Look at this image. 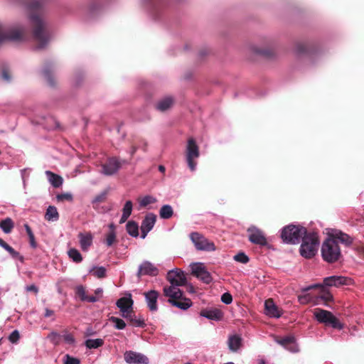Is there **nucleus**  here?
<instances>
[{
  "mask_svg": "<svg viewBox=\"0 0 364 364\" xmlns=\"http://www.w3.org/2000/svg\"><path fill=\"white\" fill-rule=\"evenodd\" d=\"M29 18L31 23V36L36 48L43 49L50 40L51 34L46 21L43 18V0H29Z\"/></svg>",
  "mask_w": 364,
  "mask_h": 364,
  "instance_id": "f257e3e1",
  "label": "nucleus"
},
{
  "mask_svg": "<svg viewBox=\"0 0 364 364\" xmlns=\"http://www.w3.org/2000/svg\"><path fill=\"white\" fill-rule=\"evenodd\" d=\"M164 295L168 297V302L172 306L182 310H186L192 306L190 299L183 296V292L178 287L165 286L163 289Z\"/></svg>",
  "mask_w": 364,
  "mask_h": 364,
  "instance_id": "f03ea898",
  "label": "nucleus"
},
{
  "mask_svg": "<svg viewBox=\"0 0 364 364\" xmlns=\"http://www.w3.org/2000/svg\"><path fill=\"white\" fill-rule=\"evenodd\" d=\"M319 245L318 234L315 232H308L302 238L300 247V254L305 258L310 259L317 252Z\"/></svg>",
  "mask_w": 364,
  "mask_h": 364,
  "instance_id": "7ed1b4c3",
  "label": "nucleus"
},
{
  "mask_svg": "<svg viewBox=\"0 0 364 364\" xmlns=\"http://www.w3.org/2000/svg\"><path fill=\"white\" fill-rule=\"evenodd\" d=\"M308 232L304 227L289 225L284 227L281 232V238L287 244H298Z\"/></svg>",
  "mask_w": 364,
  "mask_h": 364,
  "instance_id": "20e7f679",
  "label": "nucleus"
},
{
  "mask_svg": "<svg viewBox=\"0 0 364 364\" xmlns=\"http://www.w3.org/2000/svg\"><path fill=\"white\" fill-rule=\"evenodd\" d=\"M321 255L323 259L329 263L338 261L341 253L337 241L333 238H327L322 245Z\"/></svg>",
  "mask_w": 364,
  "mask_h": 364,
  "instance_id": "39448f33",
  "label": "nucleus"
},
{
  "mask_svg": "<svg viewBox=\"0 0 364 364\" xmlns=\"http://www.w3.org/2000/svg\"><path fill=\"white\" fill-rule=\"evenodd\" d=\"M27 39V32L24 27L16 26L4 28L0 23V43L5 41H23Z\"/></svg>",
  "mask_w": 364,
  "mask_h": 364,
  "instance_id": "423d86ee",
  "label": "nucleus"
},
{
  "mask_svg": "<svg viewBox=\"0 0 364 364\" xmlns=\"http://www.w3.org/2000/svg\"><path fill=\"white\" fill-rule=\"evenodd\" d=\"M314 316L318 322L326 326L339 330L343 328V324L329 311L316 308L314 309Z\"/></svg>",
  "mask_w": 364,
  "mask_h": 364,
  "instance_id": "0eeeda50",
  "label": "nucleus"
},
{
  "mask_svg": "<svg viewBox=\"0 0 364 364\" xmlns=\"http://www.w3.org/2000/svg\"><path fill=\"white\" fill-rule=\"evenodd\" d=\"M185 156L188 168L191 171H195L197 165L195 160L199 157L200 151L199 147L193 138L188 139Z\"/></svg>",
  "mask_w": 364,
  "mask_h": 364,
  "instance_id": "6e6552de",
  "label": "nucleus"
},
{
  "mask_svg": "<svg viewBox=\"0 0 364 364\" xmlns=\"http://www.w3.org/2000/svg\"><path fill=\"white\" fill-rule=\"evenodd\" d=\"M196 249L205 251H213L215 246L213 242H209L205 237L198 232H192L190 235Z\"/></svg>",
  "mask_w": 364,
  "mask_h": 364,
  "instance_id": "1a4fd4ad",
  "label": "nucleus"
},
{
  "mask_svg": "<svg viewBox=\"0 0 364 364\" xmlns=\"http://www.w3.org/2000/svg\"><path fill=\"white\" fill-rule=\"evenodd\" d=\"M124 160L120 161L117 157H110L107 161L102 164L101 173L106 176H112L116 173L122 166V164L125 163Z\"/></svg>",
  "mask_w": 364,
  "mask_h": 364,
  "instance_id": "9d476101",
  "label": "nucleus"
},
{
  "mask_svg": "<svg viewBox=\"0 0 364 364\" xmlns=\"http://www.w3.org/2000/svg\"><path fill=\"white\" fill-rule=\"evenodd\" d=\"M166 279L171 283V286L174 287L183 286L186 282V278L183 272L179 269L168 271Z\"/></svg>",
  "mask_w": 364,
  "mask_h": 364,
  "instance_id": "9b49d317",
  "label": "nucleus"
},
{
  "mask_svg": "<svg viewBox=\"0 0 364 364\" xmlns=\"http://www.w3.org/2000/svg\"><path fill=\"white\" fill-rule=\"evenodd\" d=\"M247 232L249 233L248 239L252 243L259 245L260 246H266L267 245L265 235L261 230L252 227L248 228Z\"/></svg>",
  "mask_w": 364,
  "mask_h": 364,
  "instance_id": "f8f14e48",
  "label": "nucleus"
},
{
  "mask_svg": "<svg viewBox=\"0 0 364 364\" xmlns=\"http://www.w3.org/2000/svg\"><path fill=\"white\" fill-rule=\"evenodd\" d=\"M124 358L128 364H149V358L146 355L132 350L126 351Z\"/></svg>",
  "mask_w": 364,
  "mask_h": 364,
  "instance_id": "ddd939ff",
  "label": "nucleus"
},
{
  "mask_svg": "<svg viewBox=\"0 0 364 364\" xmlns=\"http://www.w3.org/2000/svg\"><path fill=\"white\" fill-rule=\"evenodd\" d=\"M158 274L159 269L156 267L149 261H144L139 265L136 275L140 278L144 275L154 277Z\"/></svg>",
  "mask_w": 364,
  "mask_h": 364,
  "instance_id": "4468645a",
  "label": "nucleus"
},
{
  "mask_svg": "<svg viewBox=\"0 0 364 364\" xmlns=\"http://www.w3.org/2000/svg\"><path fill=\"white\" fill-rule=\"evenodd\" d=\"M351 282L350 278L343 276H331L324 278L323 284L327 287H340L342 285H349Z\"/></svg>",
  "mask_w": 364,
  "mask_h": 364,
  "instance_id": "2eb2a0df",
  "label": "nucleus"
},
{
  "mask_svg": "<svg viewBox=\"0 0 364 364\" xmlns=\"http://www.w3.org/2000/svg\"><path fill=\"white\" fill-rule=\"evenodd\" d=\"M156 220V216L153 213L146 215L141 225V237L145 238L147 233L153 228Z\"/></svg>",
  "mask_w": 364,
  "mask_h": 364,
  "instance_id": "dca6fc26",
  "label": "nucleus"
},
{
  "mask_svg": "<svg viewBox=\"0 0 364 364\" xmlns=\"http://www.w3.org/2000/svg\"><path fill=\"white\" fill-rule=\"evenodd\" d=\"M144 295L147 303V306L151 311H156L158 309L157 299L159 297V292L155 290H151L144 292Z\"/></svg>",
  "mask_w": 364,
  "mask_h": 364,
  "instance_id": "f3484780",
  "label": "nucleus"
},
{
  "mask_svg": "<svg viewBox=\"0 0 364 364\" xmlns=\"http://www.w3.org/2000/svg\"><path fill=\"white\" fill-rule=\"evenodd\" d=\"M264 311L265 314L271 317L279 318L282 315L281 310L275 305L272 299L265 301Z\"/></svg>",
  "mask_w": 364,
  "mask_h": 364,
  "instance_id": "a211bd4d",
  "label": "nucleus"
},
{
  "mask_svg": "<svg viewBox=\"0 0 364 364\" xmlns=\"http://www.w3.org/2000/svg\"><path fill=\"white\" fill-rule=\"evenodd\" d=\"M134 301L132 299L131 294H129V297H122L119 299L116 305L119 309L120 314L122 315L124 313H127L128 310H131L133 308Z\"/></svg>",
  "mask_w": 364,
  "mask_h": 364,
  "instance_id": "6ab92c4d",
  "label": "nucleus"
},
{
  "mask_svg": "<svg viewBox=\"0 0 364 364\" xmlns=\"http://www.w3.org/2000/svg\"><path fill=\"white\" fill-rule=\"evenodd\" d=\"M277 341L278 343L292 352H296L298 350L297 346L295 343V338L292 336H287L284 338L278 339Z\"/></svg>",
  "mask_w": 364,
  "mask_h": 364,
  "instance_id": "aec40b11",
  "label": "nucleus"
},
{
  "mask_svg": "<svg viewBox=\"0 0 364 364\" xmlns=\"http://www.w3.org/2000/svg\"><path fill=\"white\" fill-rule=\"evenodd\" d=\"M173 97L171 96L165 97L157 102L156 108L161 112H165L170 109L173 106Z\"/></svg>",
  "mask_w": 364,
  "mask_h": 364,
  "instance_id": "412c9836",
  "label": "nucleus"
},
{
  "mask_svg": "<svg viewBox=\"0 0 364 364\" xmlns=\"http://www.w3.org/2000/svg\"><path fill=\"white\" fill-rule=\"evenodd\" d=\"M43 75L50 86L54 87L55 85V81L53 75V65L50 63L45 64L43 69Z\"/></svg>",
  "mask_w": 364,
  "mask_h": 364,
  "instance_id": "4be33fe9",
  "label": "nucleus"
},
{
  "mask_svg": "<svg viewBox=\"0 0 364 364\" xmlns=\"http://www.w3.org/2000/svg\"><path fill=\"white\" fill-rule=\"evenodd\" d=\"M200 315L211 320H221L223 316V312L217 309L203 310L200 312Z\"/></svg>",
  "mask_w": 364,
  "mask_h": 364,
  "instance_id": "5701e85b",
  "label": "nucleus"
},
{
  "mask_svg": "<svg viewBox=\"0 0 364 364\" xmlns=\"http://www.w3.org/2000/svg\"><path fill=\"white\" fill-rule=\"evenodd\" d=\"M78 237L80 238V244L82 250H87L92 243V235L90 232L83 234L79 233Z\"/></svg>",
  "mask_w": 364,
  "mask_h": 364,
  "instance_id": "b1692460",
  "label": "nucleus"
},
{
  "mask_svg": "<svg viewBox=\"0 0 364 364\" xmlns=\"http://www.w3.org/2000/svg\"><path fill=\"white\" fill-rule=\"evenodd\" d=\"M228 348L231 351H237L242 346V338L240 336H230L228 341Z\"/></svg>",
  "mask_w": 364,
  "mask_h": 364,
  "instance_id": "393cba45",
  "label": "nucleus"
},
{
  "mask_svg": "<svg viewBox=\"0 0 364 364\" xmlns=\"http://www.w3.org/2000/svg\"><path fill=\"white\" fill-rule=\"evenodd\" d=\"M328 238H333L335 239L336 241L338 242L339 240L341 242L346 245H350L353 242V239L350 237L348 235L342 232L341 231L337 232L335 234H333L331 236H330Z\"/></svg>",
  "mask_w": 364,
  "mask_h": 364,
  "instance_id": "a878e982",
  "label": "nucleus"
},
{
  "mask_svg": "<svg viewBox=\"0 0 364 364\" xmlns=\"http://www.w3.org/2000/svg\"><path fill=\"white\" fill-rule=\"evenodd\" d=\"M60 215L56 207L49 205L45 214V219L48 221H57Z\"/></svg>",
  "mask_w": 364,
  "mask_h": 364,
  "instance_id": "bb28decb",
  "label": "nucleus"
},
{
  "mask_svg": "<svg viewBox=\"0 0 364 364\" xmlns=\"http://www.w3.org/2000/svg\"><path fill=\"white\" fill-rule=\"evenodd\" d=\"M52 186L55 188L60 187L63 183V178L50 171L46 172Z\"/></svg>",
  "mask_w": 364,
  "mask_h": 364,
  "instance_id": "cd10ccee",
  "label": "nucleus"
},
{
  "mask_svg": "<svg viewBox=\"0 0 364 364\" xmlns=\"http://www.w3.org/2000/svg\"><path fill=\"white\" fill-rule=\"evenodd\" d=\"M0 76L1 78L6 82H10L11 80L10 69L6 63H1L0 64Z\"/></svg>",
  "mask_w": 364,
  "mask_h": 364,
  "instance_id": "c85d7f7f",
  "label": "nucleus"
},
{
  "mask_svg": "<svg viewBox=\"0 0 364 364\" xmlns=\"http://www.w3.org/2000/svg\"><path fill=\"white\" fill-rule=\"evenodd\" d=\"M14 227V222L10 218H6L0 222V228L5 233L11 232Z\"/></svg>",
  "mask_w": 364,
  "mask_h": 364,
  "instance_id": "c756f323",
  "label": "nucleus"
},
{
  "mask_svg": "<svg viewBox=\"0 0 364 364\" xmlns=\"http://www.w3.org/2000/svg\"><path fill=\"white\" fill-rule=\"evenodd\" d=\"M127 232L132 237H136L139 235V226L134 221H129L126 225Z\"/></svg>",
  "mask_w": 364,
  "mask_h": 364,
  "instance_id": "7c9ffc66",
  "label": "nucleus"
},
{
  "mask_svg": "<svg viewBox=\"0 0 364 364\" xmlns=\"http://www.w3.org/2000/svg\"><path fill=\"white\" fill-rule=\"evenodd\" d=\"M173 214V208L169 205H163L159 211L160 217L163 219H169Z\"/></svg>",
  "mask_w": 364,
  "mask_h": 364,
  "instance_id": "2f4dec72",
  "label": "nucleus"
},
{
  "mask_svg": "<svg viewBox=\"0 0 364 364\" xmlns=\"http://www.w3.org/2000/svg\"><path fill=\"white\" fill-rule=\"evenodd\" d=\"M104 344V341L102 338H96V339H87L85 341V346L87 348H97L99 347L102 346Z\"/></svg>",
  "mask_w": 364,
  "mask_h": 364,
  "instance_id": "473e14b6",
  "label": "nucleus"
},
{
  "mask_svg": "<svg viewBox=\"0 0 364 364\" xmlns=\"http://www.w3.org/2000/svg\"><path fill=\"white\" fill-rule=\"evenodd\" d=\"M68 253L69 257L71 258L73 262L79 263L82 261V257L77 250L72 248L68 251Z\"/></svg>",
  "mask_w": 364,
  "mask_h": 364,
  "instance_id": "72a5a7b5",
  "label": "nucleus"
},
{
  "mask_svg": "<svg viewBox=\"0 0 364 364\" xmlns=\"http://www.w3.org/2000/svg\"><path fill=\"white\" fill-rule=\"evenodd\" d=\"M109 321L114 323V328L118 330H122L126 327V323L122 318L115 316H111L109 318Z\"/></svg>",
  "mask_w": 364,
  "mask_h": 364,
  "instance_id": "f704fd0d",
  "label": "nucleus"
},
{
  "mask_svg": "<svg viewBox=\"0 0 364 364\" xmlns=\"http://www.w3.org/2000/svg\"><path fill=\"white\" fill-rule=\"evenodd\" d=\"M109 193V190L106 189L104 191H102L101 193L96 196L94 199L92 200V204H100L101 203H103L106 200L107 195Z\"/></svg>",
  "mask_w": 364,
  "mask_h": 364,
  "instance_id": "c9c22d12",
  "label": "nucleus"
},
{
  "mask_svg": "<svg viewBox=\"0 0 364 364\" xmlns=\"http://www.w3.org/2000/svg\"><path fill=\"white\" fill-rule=\"evenodd\" d=\"M24 228H25L26 233L28 234V236L29 237L31 246L33 248H36L37 246V244L35 241V236L32 232L31 227L28 224H25Z\"/></svg>",
  "mask_w": 364,
  "mask_h": 364,
  "instance_id": "e433bc0d",
  "label": "nucleus"
},
{
  "mask_svg": "<svg viewBox=\"0 0 364 364\" xmlns=\"http://www.w3.org/2000/svg\"><path fill=\"white\" fill-rule=\"evenodd\" d=\"M117 242L115 232L112 230L106 235L105 243L110 247Z\"/></svg>",
  "mask_w": 364,
  "mask_h": 364,
  "instance_id": "4c0bfd02",
  "label": "nucleus"
},
{
  "mask_svg": "<svg viewBox=\"0 0 364 364\" xmlns=\"http://www.w3.org/2000/svg\"><path fill=\"white\" fill-rule=\"evenodd\" d=\"M156 201V199L151 196H146L142 198L139 199V202L140 206L146 207V205L154 203Z\"/></svg>",
  "mask_w": 364,
  "mask_h": 364,
  "instance_id": "58836bf2",
  "label": "nucleus"
},
{
  "mask_svg": "<svg viewBox=\"0 0 364 364\" xmlns=\"http://www.w3.org/2000/svg\"><path fill=\"white\" fill-rule=\"evenodd\" d=\"M93 275L99 279L106 277V269L104 267H94L92 269Z\"/></svg>",
  "mask_w": 364,
  "mask_h": 364,
  "instance_id": "ea45409f",
  "label": "nucleus"
},
{
  "mask_svg": "<svg viewBox=\"0 0 364 364\" xmlns=\"http://www.w3.org/2000/svg\"><path fill=\"white\" fill-rule=\"evenodd\" d=\"M205 269V267L203 264H195L192 267V274L196 277H198L202 272H203Z\"/></svg>",
  "mask_w": 364,
  "mask_h": 364,
  "instance_id": "a19ab883",
  "label": "nucleus"
},
{
  "mask_svg": "<svg viewBox=\"0 0 364 364\" xmlns=\"http://www.w3.org/2000/svg\"><path fill=\"white\" fill-rule=\"evenodd\" d=\"M75 293L81 301H85L86 298H87V295L86 294V290L83 286L80 285L77 287L75 289Z\"/></svg>",
  "mask_w": 364,
  "mask_h": 364,
  "instance_id": "79ce46f5",
  "label": "nucleus"
},
{
  "mask_svg": "<svg viewBox=\"0 0 364 364\" xmlns=\"http://www.w3.org/2000/svg\"><path fill=\"white\" fill-rule=\"evenodd\" d=\"M197 278L200 279L205 284H210L212 282V277L207 270H205L203 272H202V274L198 275Z\"/></svg>",
  "mask_w": 364,
  "mask_h": 364,
  "instance_id": "37998d69",
  "label": "nucleus"
},
{
  "mask_svg": "<svg viewBox=\"0 0 364 364\" xmlns=\"http://www.w3.org/2000/svg\"><path fill=\"white\" fill-rule=\"evenodd\" d=\"M129 323L136 327L144 328L146 326L144 320L141 318H136V316L131 319Z\"/></svg>",
  "mask_w": 364,
  "mask_h": 364,
  "instance_id": "c03bdc74",
  "label": "nucleus"
},
{
  "mask_svg": "<svg viewBox=\"0 0 364 364\" xmlns=\"http://www.w3.org/2000/svg\"><path fill=\"white\" fill-rule=\"evenodd\" d=\"M234 259L242 264H247L250 260L249 257L244 252H240L235 255Z\"/></svg>",
  "mask_w": 364,
  "mask_h": 364,
  "instance_id": "a18cd8bd",
  "label": "nucleus"
},
{
  "mask_svg": "<svg viewBox=\"0 0 364 364\" xmlns=\"http://www.w3.org/2000/svg\"><path fill=\"white\" fill-rule=\"evenodd\" d=\"M132 202L131 200H127L122 209V213L126 214L129 216H130L132 211Z\"/></svg>",
  "mask_w": 364,
  "mask_h": 364,
  "instance_id": "49530a36",
  "label": "nucleus"
},
{
  "mask_svg": "<svg viewBox=\"0 0 364 364\" xmlns=\"http://www.w3.org/2000/svg\"><path fill=\"white\" fill-rule=\"evenodd\" d=\"M64 364H80V360L78 358H73L68 354L65 355Z\"/></svg>",
  "mask_w": 364,
  "mask_h": 364,
  "instance_id": "de8ad7c7",
  "label": "nucleus"
},
{
  "mask_svg": "<svg viewBox=\"0 0 364 364\" xmlns=\"http://www.w3.org/2000/svg\"><path fill=\"white\" fill-rule=\"evenodd\" d=\"M20 338L18 331L14 330L9 336V340L12 343H16Z\"/></svg>",
  "mask_w": 364,
  "mask_h": 364,
  "instance_id": "09e8293b",
  "label": "nucleus"
},
{
  "mask_svg": "<svg viewBox=\"0 0 364 364\" xmlns=\"http://www.w3.org/2000/svg\"><path fill=\"white\" fill-rule=\"evenodd\" d=\"M6 250L9 252V254L14 258H19L21 260H23V257L20 255L19 252L16 251L12 247L9 245V247L6 249Z\"/></svg>",
  "mask_w": 364,
  "mask_h": 364,
  "instance_id": "8fccbe9b",
  "label": "nucleus"
},
{
  "mask_svg": "<svg viewBox=\"0 0 364 364\" xmlns=\"http://www.w3.org/2000/svg\"><path fill=\"white\" fill-rule=\"evenodd\" d=\"M221 301L225 304H230L232 301V296L230 293L225 292L222 295Z\"/></svg>",
  "mask_w": 364,
  "mask_h": 364,
  "instance_id": "3c124183",
  "label": "nucleus"
},
{
  "mask_svg": "<svg viewBox=\"0 0 364 364\" xmlns=\"http://www.w3.org/2000/svg\"><path fill=\"white\" fill-rule=\"evenodd\" d=\"M121 316L123 318H126L129 322L132 318L135 317V313H134V309L132 308V309H131V310H128V311H127V313H124Z\"/></svg>",
  "mask_w": 364,
  "mask_h": 364,
  "instance_id": "603ef678",
  "label": "nucleus"
},
{
  "mask_svg": "<svg viewBox=\"0 0 364 364\" xmlns=\"http://www.w3.org/2000/svg\"><path fill=\"white\" fill-rule=\"evenodd\" d=\"M57 198L58 200H72L73 196L70 193H63V194L58 195Z\"/></svg>",
  "mask_w": 364,
  "mask_h": 364,
  "instance_id": "864d4df0",
  "label": "nucleus"
},
{
  "mask_svg": "<svg viewBox=\"0 0 364 364\" xmlns=\"http://www.w3.org/2000/svg\"><path fill=\"white\" fill-rule=\"evenodd\" d=\"M64 341L69 344H73L75 342L73 336L70 333H66L63 336Z\"/></svg>",
  "mask_w": 364,
  "mask_h": 364,
  "instance_id": "5fc2aeb1",
  "label": "nucleus"
},
{
  "mask_svg": "<svg viewBox=\"0 0 364 364\" xmlns=\"http://www.w3.org/2000/svg\"><path fill=\"white\" fill-rule=\"evenodd\" d=\"M257 52L268 58L273 55V51L269 49L259 50Z\"/></svg>",
  "mask_w": 364,
  "mask_h": 364,
  "instance_id": "6e6d98bb",
  "label": "nucleus"
},
{
  "mask_svg": "<svg viewBox=\"0 0 364 364\" xmlns=\"http://www.w3.org/2000/svg\"><path fill=\"white\" fill-rule=\"evenodd\" d=\"M49 338H50V340L55 343H58V339L60 338V335L58 334L57 333H51L50 335H49Z\"/></svg>",
  "mask_w": 364,
  "mask_h": 364,
  "instance_id": "4d7b16f0",
  "label": "nucleus"
},
{
  "mask_svg": "<svg viewBox=\"0 0 364 364\" xmlns=\"http://www.w3.org/2000/svg\"><path fill=\"white\" fill-rule=\"evenodd\" d=\"M26 290L28 291H33L35 294H37L38 292V288L36 285H34V284H31L30 286H28L26 287Z\"/></svg>",
  "mask_w": 364,
  "mask_h": 364,
  "instance_id": "13d9d810",
  "label": "nucleus"
},
{
  "mask_svg": "<svg viewBox=\"0 0 364 364\" xmlns=\"http://www.w3.org/2000/svg\"><path fill=\"white\" fill-rule=\"evenodd\" d=\"M99 300V298L95 296H87L85 301L94 303Z\"/></svg>",
  "mask_w": 364,
  "mask_h": 364,
  "instance_id": "bf43d9fd",
  "label": "nucleus"
},
{
  "mask_svg": "<svg viewBox=\"0 0 364 364\" xmlns=\"http://www.w3.org/2000/svg\"><path fill=\"white\" fill-rule=\"evenodd\" d=\"M297 50L299 53H304L306 50V47L305 45L303 44H299L297 46Z\"/></svg>",
  "mask_w": 364,
  "mask_h": 364,
  "instance_id": "052dcab7",
  "label": "nucleus"
},
{
  "mask_svg": "<svg viewBox=\"0 0 364 364\" xmlns=\"http://www.w3.org/2000/svg\"><path fill=\"white\" fill-rule=\"evenodd\" d=\"M54 314V311L53 310L46 309L45 312V317H50Z\"/></svg>",
  "mask_w": 364,
  "mask_h": 364,
  "instance_id": "680f3d73",
  "label": "nucleus"
},
{
  "mask_svg": "<svg viewBox=\"0 0 364 364\" xmlns=\"http://www.w3.org/2000/svg\"><path fill=\"white\" fill-rule=\"evenodd\" d=\"M0 246L6 250L9 247V245L3 239L0 238Z\"/></svg>",
  "mask_w": 364,
  "mask_h": 364,
  "instance_id": "e2e57ef3",
  "label": "nucleus"
},
{
  "mask_svg": "<svg viewBox=\"0 0 364 364\" xmlns=\"http://www.w3.org/2000/svg\"><path fill=\"white\" fill-rule=\"evenodd\" d=\"M299 301L301 304H306L307 302L306 295L299 296Z\"/></svg>",
  "mask_w": 364,
  "mask_h": 364,
  "instance_id": "0e129e2a",
  "label": "nucleus"
},
{
  "mask_svg": "<svg viewBox=\"0 0 364 364\" xmlns=\"http://www.w3.org/2000/svg\"><path fill=\"white\" fill-rule=\"evenodd\" d=\"M129 215H126V214L122 213V217H121V219H120L119 223H124V222L128 219V218H129Z\"/></svg>",
  "mask_w": 364,
  "mask_h": 364,
  "instance_id": "69168bd1",
  "label": "nucleus"
},
{
  "mask_svg": "<svg viewBox=\"0 0 364 364\" xmlns=\"http://www.w3.org/2000/svg\"><path fill=\"white\" fill-rule=\"evenodd\" d=\"M322 298L326 301H331L332 299V296L329 293H327L326 295L323 296Z\"/></svg>",
  "mask_w": 364,
  "mask_h": 364,
  "instance_id": "338daca9",
  "label": "nucleus"
},
{
  "mask_svg": "<svg viewBox=\"0 0 364 364\" xmlns=\"http://www.w3.org/2000/svg\"><path fill=\"white\" fill-rule=\"evenodd\" d=\"M102 292H103V291H102V288H97V289H96L95 290V294L96 295L102 296Z\"/></svg>",
  "mask_w": 364,
  "mask_h": 364,
  "instance_id": "774afa93",
  "label": "nucleus"
}]
</instances>
